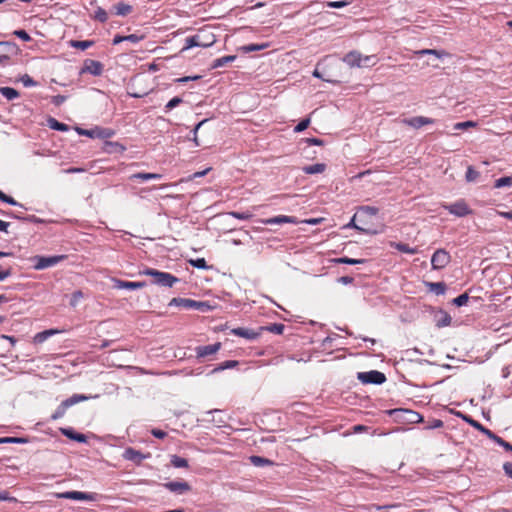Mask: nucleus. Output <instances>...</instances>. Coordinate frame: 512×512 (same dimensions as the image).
<instances>
[{"mask_svg":"<svg viewBox=\"0 0 512 512\" xmlns=\"http://www.w3.org/2000/svg\"><path fill=\"white\" fill-rule=\"evenodd\" d=\"M343 62L351 68H363L374 66L377 62V58L375 55L363 56L360 52L354 50L343 57Z\"/></svg>","mask_w":512,"mask_h":512,"instance_id":"f257e3e1","label":"nucleus"},{"mask_svg":"<svg viewBox=\"0 0 512 512\" xmlns=\"http://www.w3.org/2000/svg\"><path fill=\"white\" fill-rule=\"evenodd\" d=\"M140 274L152 277V283L162 287H172L179 281V279L171 273L159 271L153 268H146L141 271Z\"/></svg>","mask_w":512,"mask_h":512,"instance_id":"f03ea898","label":"nucleus"},{"mask_svg":"<svg viewBox=\"0 0 512 512\" xmlns=\"http://www.w3.org/2000/svg\"><path fill=\"white\" fill-rule=\"evenodd\" d=\"M215 41L216 39L214 34L208 31H200L199 33L185 39V46L182 50H188L193 47H210L215 43Z\"/></svg>","mask_w":512,"mask_h":512,"instance_id":"7ed1b4c3","label":"nucleus"},{"mask_svg":"<svg viewBox=\"0 0 512 512\" xmlns=\"http://www.w3.org/2000/svg\"><path fill=\"white\" fill-rule=\"evenodd\" d=\"M393 419L402 424H414L423 421V417L416 411L410 409L396 408L388 410Z\"/></svg>","mask_w":512,"mask_h":512,"instance_id":"20e7f679","label":"nucleus"},{"mask_svg":"<svg viewBox=\"0 0 512 512\" xmlns=\"http://www.w3.org/2000/svg\"><path fill=\"white\" fill-rule=\"evenodd\" d=\"M169 306H181L186 309H196L202 312L208 311L211 308L207 302L195 301L186 298H173L169 302Z\"/></svg>","mask_w":512,"mask_h":512,"instance_id":"39448f33","label":"nucleus"},{"mask_svg":"<svg viewBox=\"0 0 512 512\" xmlns=\"http://www.w3.org/2000/svg\"><path fill=\"white\" fill-rule=\"evenodd\" d=\"M66 258L65 255H55V256H35L32 258L34 262L35 270H43L52 266L57 265L61 261Z\"/></svg>","mask_w":512,"mask_h":512,"instance_id":"423d86ee","label":"nucleus"},{"mask_svg":"<svg viewBox=\"0 0 512 512\" xmlns=\"http://www.w3.org/2000/svg\"><path fill=\"white\" fill-rule=\"evenodd\" d=\"M358 380H360L364 384H382L386 381V376L384 373L371 370L368 372H359L357 375Z\"/></svg>","mask_w":512,"mask_h":512,"instance_id":"0eeeda50","label":"nucleus"},{"mask_svg":"<svg viewBox=\"0 0 512 512\" xmlns=\"http://www.w3.org/2000/svg\"><path fill=\"white\" fill-rule=\"evenodd\" d=\"M450 261L451 256L445 249L436 250L431 257V265L434 270L445 268Z\"/></svg>","mask_w":512,"mask_h":512,"instance_id":"6e6552de","label":"nucleus"},{"mask_svg":"<svg viewBox=\"0 0 512 512\" xmlns=\"http://www.w3.org/2000/svg\"><path fill=\"white\" fill-rule=\"evenodd\" d=\"M443 207L450 214H453L457 217H464L472 213V210L468 207L464 200H459L453 204H445Z\"/></svg>","mask_w":512,"mask_h":512,"instance_id":"1a4fd4ad","label":"nucleus"},{"mask_svg":"<svg viewBox=\"0 0 512 512\" xmlns=\"http://www.w3.org/2000/svg\"><path fill=\"white\" fill-rule=\"evenodd\" d=\"M76 131L79 135H84L90 138H101L106 139L110 138L114 132L111 129L108 128H99L96 127L94 129H83V128H76Z\"/></svg>","mask_w":512,"mask_h":512,"instance_id":"9d476101","label":"nucleus"},{"mask_svg":"<svg viewBox=\"0 0 512 512\" xmlns=\"http://www.w3.org/2000/svg\"><path fill=\"white\" fill-rule=\"evenodd\" d=\"M58 497L62 499H71L77 501H95L97 495L95 493H87L81 491H67L58 494Z\"/></svg>","mask_w":512,"mask_h":512,"instance_id":"9b49d317","label":"nucleus"},{"mask_svg":"<svg viewBox=\"0 0 512 512\" xmlns=\"http://www.w3.org/2000/svg\"><path fill=\"white\" fill-rule=\"evenodd\" d=\"M122 457L127 461H131V462L135 463L136 465H140L144 459H147L150 457V454L149 453L143 454L142 452H140L132 447H128L124 450Z\"/></svg>","mask_w":512,"mask_h":512,"instance_id":"f8f14e48","label":"nucleus"},{"mask_svg":"<svg viewBox=\"0 0 512 512\" xmlns=\"http://www.w3.org/2000/svg\"><path fill=\"white\" fill-rule=\"evenodd\" d=\"M103 72V64L97 60L86 59L84 61L81 73H89L94 76H100Z\"/></svg>","mask_w":512,"mask_h":512,"instance_id":"ddd939ff","label":"nucleus"},{"mask_svg":"<svg viewBox=\"0 0 512 512\" xmlns=\"http://www.w3.org/2000/svg\"><path fill=\"white\" fill-rule=\"evenodd\" d=\"M221 348V343L216 342L210 345L197 346L195 348L197 358H206L208 356L216 354Z\"/></svg>","mask_w":512,"mask_h":512,"instance_id":"4468645a","label":"nucleus"},{"mask_svg":"<svg viewBox=\"0 0 512 512\" xmlns=\"http://www.w3.org/2000/svg\"><path fill=\"white\" fill-rule=\"evenodd\" d=\"M163 486L175 494L182 495L191 490L190 485L185 481H171L164 483Z\"/></svg>","mask_w":512,"mask_h":512,"instance_id":"2eb2a0df","label":"nucleus"},{"mask_svg":"<svg viewBox=\"0 0 512 512\" xmlns=\"http://www.w3.org/2000/svg\"><path fill=\"white\" fill-rule=\"evenodd\" d=\"M434 122H435L434 119L424 117V116H416V117H412V118H405L402 120L403 124L413 127L415 129H419L424 125L433 124Z\"/></svg>","mask_w":512,"mask_h":512,"instance_id":"dca6fc26","label":"nucleus"},{"mask_svg":"<svg viewBox=\"0 0 512 512\" xmlns=\"http://www.w3.org/2000/svg\"><path fill=\"white\" fill-rule=\"evenodd\" d=\"M261 223L266 224V225L285 224V223L298 224L299 221L294 216L278 215V216H275L272 218L262 219Z\"/></svg>","mask_w":512,"mask_h":512,"instance_id":"f3484780","label":"nucleus"},{"mask_svg":"<svg viewBox=\"0 0 512 512\" xmlns=\"http://www.w3.org/2000/svg\"><path fill=\"white\" fill-rule=\"evenodd\" d=\"M231 334L245 338L247 340H255L260 336V332H256L252 329L237 327L231 330Z\"/></svg>","mask_w":512,"mask_h":512,"instance_id":"a211bd4d","label":"nucleus"},{"mask_svg":"<svg viewBox=\"0 0 512 512\" xmlns=\"http://www.w3.org/2000/svg\"><path fill=\"white\" fill-rule=\"evenodd\" d=\"M114 288L116 289H128V290H136L141 289L146 286L145 282H130L124 281L120 279H113Z\"/></svg>","mask_w":512,"mask_h":512,"instance_id":"6ab92c4d","label":"nucleus"},{"mask_svg":"<svg viewBox=\"0 0 512 512\" xmlns=\"http://www.w3.org/2000/svg\"><path fill=\"white\" fill-rule=\"evenodd\" d=\"M15 51V45L11 42H0V63L9 59Z\"/></svg>","mask_w":512,"mask_h":512,"instance_id":"aec40b11","label":"nucleus"},{"mask_svg":"<svg viewBox=\"0 0 512 512\" xmlns=\"http://www.w3.org/2000/svg\"><path fill=\"white\" fill-rule=\"evenodd\" d=\"M61 433L66 436L67 438L74 440L79 443H86L87 437L82 433H77L71 428H61Z\"/></svg>","mask_w":512,"mask_h":512,"instance_id":"412c9836","label":"nucleus"},{"mask_svg":"<svg viewBox=\"0 0 512 512\" xmlns=\"http://www.w3.org/2000/svg\"><path fill=\"white\" fill-rule=\"evenodd\" d=\"M465 421L468 422L472 427H474L475 429L479 430L481 433H483L484 435H486L489 439H492L494 438V435L495 433L492 432L490 429L484 427L481 423H479L478 421L470 418V417H464Z\"/></svg>","mask_w":512,"mask_h":512,"instance_id":"4be33fe9","label":"nucleus"},{"mask_svg":"<svg viewBox=\"0 0 512 512\" xmlns=\"http://www.w3.org/2000/svg\"><path fill=\"white\" fill-rule=\"evenodd\" d=\"M161 178H162V175H160V174H157V173H145V172L135 173V174L130 176L131 180L138 179V180H141V181L158 180V179H161Z\"/></svg>","mask_w":512,"mask_h":512,"instance_id":"5701e85b","label":"nucleus"},{"mask_svg":"<svg viewBox=\"0 0 512 512\" xmlns=\"http://www.w3.org/2000/svg\"><path fill=\"white\" fill-rule=\"evenodd\" d=\"M113 10L118 16H126L132 12V6L124 2H119L113 6Z\"/></svg>","mask_w":512,"mask_h":512,"instance_id":"b1692460","label":"nucleus"},{"mask_svg":"<svg viewBox=\"0 0 512 512\" xmlns=\"http://www.w3.org/2000/svg\"><path fill=\"white\" fill-rule=\"evenodd\" d=\"M91 397L90 396H86V395H83V394H73L71 397L65 399L64 401H62L65 406L67 408H70L71 406L79 403V402H82V401H86L88 399H90Z\"/></svg>","mask_w":512,"mask_h":512,"instance_id":"393cba45","label":"nucleus"},{"mask_svg":"<svg viewBox=\"0 0 512 512\" xmlns=\"http://www.w3.org/2000/svg\"><path fill=\"white\" fill-rule=\"evenodd\" d=\"M235 59H236L235 55L223 56V57L215 59L211 66L214 69L220 68V67H223V66L233 62Z\"/></svg>","mask_w":512,"mask_h":512,"instance_id":"a878e982","label":"nucleus"},{"mask_svg":"<svg viewBox=\"0 0 512 512\" xmlns=\"http://www.w3.org/2000/svg\"><path fill=\"white\" fill-rule=\"evenodd\" d=\"M221 413H222V411L218 410V409L210 410V411L206 412V415L211 416V419H206V420L213 422L217 427H221L225 423V420L222 419V417H218V418L216 417L217 415H220Z\"/></svg>","mask_w":512,"mask_h":512,"instance_id":"bb28decb","label":"nucleus"},{"mask_svg":"<svg viewBox=\"0 0 512 512\" xmlns=\"http://www.w3.org/2000/svg\"><path fill=\"white\" fill-rule=\"evenodd\" d=\"M47 125L50 129H53V130H57V131H68L69 130V127L68 125L64 124V123H61L59 121H57L55 118L53 117H49L48 120H47Z\"/></svg>","mask_w":512,"mask_h":512,"instance_id":"cd10ccee","label":"nucleus"},{"mask_svg":"<svg viewBox=\"0 0 512 512\" xmlns=\"http://www.w3.org/2000/svg\"><path fill=\"white\" fill-rule=\"evenodd\" d=\"M326 165L323 163H316L303 167V172L306 174H318L324 172Z\"/></svg>","mask_w":512,"mask_h":512,"instance_id":"c85d7f7f","label":"nucleus"},{"mask_svg":"<svg viewBox=\"0 0 512 512\" xmlns=\"http://www.w3.org/2000/svg\"><path fill=\"white\" fill-rule=\"evenodd\" d=\"M239 364L238 361L236 360H227L221 364H219L218 366H216L212 371H211V374H215V373H218V372H221L223 370H226V369H232V368H235L237 367Z\"/></svg>","mask_w":512,"mask_h":512,"instance_id":"c756f323","label":"nucleus"},{"mask_svg":"<svg viewBox=\"0 0 512 512\" xmlns=\"http://www.w3.org/2000/svg\"><path fill=\"white\" fill-rule=\"evenodd\" d=\"M269 47L268 43H262V44H248L244 45L239 48L243 53H250L255 51L264 50Z\"/></svg>","mask_w":512,"mask_h":512,"instance_id":"7c9ffc66","label":"nucleus"},{"mask_svg":"<svg viewBox=\"0 0 512 512\" xmlns=\"http://www.w3.org/2000/svg\"><path fill=\"white\" fill-rule=\"evenodd\" d=\"M0 93L7 99V100H14L19 97V92L11 87H1Z\"/></svg>","mask_w":512,"mask_h":512,"instance_id":"2f4dec72","label":"nucleus"},{"mask_svg":"<svg viewBox=\"0 0 512 512\" xmlns=\"http://www.w3.org/2000/svg\"><path fill=\"white\" fill-rule=\"evenodd\" d=\"M366 260L365 259H354L349 257H340L333 260L334 263L337 264H348V265H356V264H362Z\"/></svg>","mask_w":512,"mask_h":512,"instance_id":"473e14b6","label":"nucleus"},{"mask_svg":"<svg viewBox=\"0 0 512 512\" xmlns=\"http://www.w3.org/2000/svg\"><path fill=\"white\" fill-rule=\"evenodd\" d=\"M394 247L402 253H406V254H417L418 253V248L410 247L409 245L404 244V243H395Z\"/></svg>","mask_w":512,"mask_h":512,"instance_id":"72a5a7b5","label":"nucleus"},{"mask_svg":"<svg viewBox=\"0 0 512 512\" xmlns=\"http://www.w3.org/2000/svg\"><path fill=\"white\" fill-rule=\"evenodd\" d=\"M170 462L175 468H187L188 467V461L185 458H182L177 455H172Z\"/></svg>","mask_w":512,"mask_h":512,"instance_id":"f704fd0d","label":"nucleus"},{"mask_svg":"<svg viewBox=\"0 0 512 512\" xmlns=\"http://www.w3.org/2000/svg\"><path fill=\"white\" fill-rule=\"evenodd\" d=\"M250 461L253 465H255L257 467H262V466L273 464V462L271 460L261 457V456H251Z\"/></svg>","mask_w":512,"mask_h":512,"instance_id":"c9c22d12","label":"nucleus"},{"mask_svg":"<svg viewBox=\"0 0 512 512\" xmlns=\"http://www.w3.org/2000/svg\"><path fill=\"white\" fill-rule=\"evenodd\" d=\"M92 45H93V41H90V40H84V41L71 40L70 41L71 47L78 48L81 50H86L87 48L91 47Z\"/></svg>","mask_w":512,"mask_h":512,"instance_id":"e433bc0d","label":"nucleus"},{"mask_svg":"<svg viewBox=\"0 0 512 512\" xmlns=\"http://www.w3.org/2000/svg\"><path fill=\"white\" fill-rule=\"evenodd\" d=\"M355 218H356V215H354L352 217V219L350 220V222L345 226V228H354L360 232H363V233H366V234H371V235H374L377 233V231L375 230H369V229H364L360 226H358L356 223H355Z\"/></svg>","mask_w":512,"mask_h":512,"instance_id":"4c0bfd02","label":"nucleus"},{"mask_svg":"<svg viewBox=\"0 0 512 512\" xmlns=\"http://www.w3.org/2000/svg\"><path fill=\"white\" fill-rule=\"evenodd\" d=\"M105 151L112 153V152H123L125 150V147L117 142H106L105 143Z\"/></svg>","mask_w":512,"mask_h":512,"instance_id":"58836bf2","label":"nucleus"},{"mask_svg":"<svg viewBox=\"0 0 512 512\" xmlns=\"http://www.w3.org/2000/svg\"><path fill=\"white\" fill-rule=\"evenodd\" d=\"M512 186V176H505L495 181V188L510 187Z\"/></svg>","mask_w":512,"mask_h":512,"instance_id":"ea45409f","label":"nucleus"},{"mask_svg":"<svg viewBox=\"0 0 512 512\" xmlns=\"http://www.w3.org/2000/svg\"><path fill=\"white\" fill-rule=\"evenodd\" d=\"M479 176H480L479 172L476 171L472 166H469L467 168V171L465 174V178H466L467 182H474L478 179Z\"/></svg>","mask_w":512,"mask_h":512,"instance_id":"a19ab883","label":"nucleus"},{"mask_svg":"<svg viewBox=\"0 0 512 512\" xmlns=\"http://www.w3.org/2000/svg\"><path fill=\"white\" fill-rule=\"evenodd\" d=\"M67 409L68 408L65 406V404L61 402V404L56 408V410L52 414L51 419L57 420L62 418L65 415Z\"/></svg>","mask_w":512,"mask_h":512,"instance_id":"79ce46f5","label":"nucleus"},{"mask_svg":"<svg viewBox=\"0 0 512 512\" xmlns=\"http://www.w3.org/2000/svg\"><path fill=\"white\" fill-rule=\"evenodd\" d=\"M260 330H267L269 332H272V333H275V334H282L283 333V330H284V325L283 324H271L267 327H261Z\"/></svg>","mask_w":512,"mask_h":512,"instance_id":"37998d69","label":"nucleus"},{"mask_svg":"<svg viewBox=\"0 0 512 512\" xmlns=\"http://www.w3.org/2000/svg\"><path fill=\"white\" fill-rule=\"evenodd\" d=\"M94 19L101 22V23H104L107 21L108 19V14L107 12L101 8V7H98L94 13Z\"/></svg>","mask_w":512,"mask_h":512,"instance_id":"c03bdc74","label":"nucleus"},{"mask_svg":"<svg viewBox=\"0 0 512 512\" xmlns=\"http://www.w3.org/2000/svg\"><path fill=\"white\" fill-rule=\"evenodd\" d=\"M54 334L53 330H46L35 335L34 340L37 343L44 342L49 336Z\"/></svg>","mask_w":512,"mask_h":512,"instance_id":"a18cd8bd","label":"nucleus"},{"mask_svg":"<svg viewBox=\"0 0 512 512\" xmlns=\"http://www.w3.org/2000/svg\"><path fill=\"white\" fill-rule=\"evenodd\" d=\"M477 123L474 121H464L459 122L454 125V129L456 130H466L468 128L476 127Z\"/></svg>","mask_w":512,"mask_h":512,"instance_id":"49530a36","label":"nucleus"},{"mask_svg":"<svg viewBox=\"0 0 512 512\" xmlns=\"http://www.w3.org/2000/svg\"><path fill=\"white\" fill-rule=\"evenodd\" d=\"M495 443L503 447L507 451H512V445L508 442H506L503 438L499 437L498 435H494V438H492Z\"/></svg>","mask_w":512,"mask_h":512,"instance_id":"de8ad7c7","label":"nucleus"},{"mask_svg":"<svg viewBox=\"0 0 512 512\" xmlns=\"http://www.w3.org/2000/svg\"><path fill=\"white\" fill-rule=\"evenodd\" d=\"M189 263L196 268L199 269H207L208 265L206 263V260L204 258H197V259H191Z\"/></svg>","mask_w":512,"mask_h":512,"instance_id":"09e8293b","label":"nucleus"},{"mask_svg":"<svg viewBox=\"0 0 512 512\" xmlns=\"http://www.w3.org/2000/svg\"><path fill=\"white\" fill-rule=\"evenodd\" d=\"M183 102V99L180 97H174L172 98L166 105H165V111L168 112L172 110L173 108L177 107L179 104Z\"/></svg>","mask_w":512,"mask_h":512,"instance_id":"8fccbe9b","label":"nucleus"},{"mask_svg":"<svg viewBox=\"0 0 512 512\" xmlns=\"http://www.w3.org/2000/svg\"><path fill=\"white\" fill-rule=\"evenodd\" d=\"M229 215H231L232 217L239 219V220H248V219L252 218V216H253L250 212H237V211H232L229 213Z\"/></svg>","mask_w":512,"mask_h":512,"instance_id":"3c124183","label":"nucleus"},{"mask_svg":"<svg viewBox=\"0 0 512 512\" xmlns=\"http://www.w3.org/2000/svg\"><path fill=\"white\" fill-rule=\"evenodd\" d=\"M27 440L25 438H19V437H3L0 438V444L4 443H26Z\"/></svg>","mask_w":512,"mask_h":512,"instance_id":"603ef678","label":"nucleus"},{"mask_svg":"<svg viewBox=\"0 0 512 512\" xmlns=\"http://www.w3.org/2000/svg\"><path fill=\"white\" fill-rule=\"evenodd\" d=\"M144 38H145L144 34L135 33V34H130V35L125 36V41H129L133 44H136V43L142 41Z\"/></svg>","mask_w":512,"mask_h":512,"instance_id":"864d4df0","label":"nucleus"},{"mask_svg":"<svg viewBox=\"0 0 512 512\" xmlns=\"http://www.w3.org/2000/svg\"><path fill=\"white\" fill-rule=\"evenodd\" d=\"M83 298V293L82 291L80 290H77L75 291L72 296H71V300H70V305L72 307H76L79 303V301Z\"/></svg>","mask_w":512,"mask_h":512,"instance_id":"5fc2aeb1","label":"nucleus"},{"mask_svg":"<svg viewBox=\"0 0 512 512\" xmlns=\"http://www.w3.org/2000/svg\"><path fill=\"white\" fill-rule=\"evenodd\" d=\"M310 124V119L309 118H306V119H303L301 120L295 127H294V132L296 133H300L302 131H304Z\"/></svg>","mask_w":512,"mask_h":512,"instance_id":"6e6d98bb","label":"nucleus"},{"mask_svg":"<svg viewBox=\"0 0 512 512\" xmlns=\"http://www.w3.org/2000/svg\"><path fill=\"white\" fill-rule=\"evenodd\" d=\"M451 323V317L447 313H442V317L437 320V326L438 327H445L450 325Z\"/></svg>","mask_w":512,"mask_h":512,"instance_id":"4d7b16f0","label":"nucleus"},{"mask_svg":"<svg viewBox=\"0 0 512 512\" xmlns=\"http://www.w3.org/2000/svg\"><path fill=\"white\" fill-rule=\"evenodd\" d=\"M468 299H469L468 295H467L466 293H464V294H461V295H459L458 297H456V298L453 300V303H454L456 306L460 307V306L465 305V304L468 302Z\"/></svg>","mask_w":512,"mask_h":512,"instance_id":"13d9d810","label":"nucleus"},{"mask_svg":"<svg viewBox=\"0 0 512 512\" xmlns=\"http://www.w3.org/2000/svg\"><path fill=\"white\" fill-rule=\"evenodd\" d=\"M431 288L436 294H443L445 292V285L442 282L431 283Z\"/></svg>","mask_w":512,"mask_h":512,"instance_id":"bf43d9fd","label":"nucleus"},{"mask_svg":"<svg viewBox=\"0 0 512 512\" xmlns=\"http://www.w3.org/2000/svg\"><path fill=\"white\" fill-rule=\"evenodd\" d=\"M21 81L25 87H33L36 86V81H34L29 75L25 74L21 77Z\"/></svg>","mask_w":512,"mask_h":512,"instance_id":"052dcab7","label":"nucleus"},{"mask_svg":"<svg viewBox=\"0 0 512 512\" xmlns=\"http://www.w3.org/2000/svg\"><path fill=\"white\" fill-rule=\"evenodd\" d=\"M14 35L25 42H28L31 40L30 35L25 30H15Z\"/></svg>","mask_w":512,"mask_h":512,"instance_id":"680f3d73","label":"nucleus"},{"mask_svg":"<svg viewBox=\"0 0 512 512\" xmlns=\"http://www.w3.org/2000/svg\"><path fill=\"white\" fill-rule=\"evenodd\" d=\"M444 423L440 419H432L427 425V429H437L443 427Z\"/></svg>","mask_w":512,"mask_h":512,"instance_id":"e2e57ef3","label":"nucleus"},{"mask_svg":"<svg viewBox=\"0 0 512 512\" xmlns=\"http://www.w3.org/2000/svg\"><path fill=\"white\" fill-rule=\"evenodd\" d=\"M348 4L349 3L347 1H330L326 3V6L329 8H343Z\"/></svg>","mask_w":512,"mask_h":512,"instance_id":"0e129e2a","label":"nucleus"},{"mask_svg":"<svg viewBox=\"0 0 512 512\" xmlns=\"http://www.w3.org/2000/svg\"><path fill=\"white\" fill-rule=\"evenodd\" d=\"M417 54H420V55L431 54V55H435L438 58L441 57V52L438 50H435V49H423V50L418 51Z\"/></svg>","mask_w":512,"mask_h":512,"instance_id":"69168bd1","label":"nucleus"},{"mask_svg":"<svg viewBox=\"0 0 512 512\" xmlns=\"http://www.w3.org/2000/svg\"><path fill=\"white\" fill-rule=\"evenodd\" d=\"M361 210L369 215H376L378 213V208L374 206H363Z\"/></svg>","mask_w":512,"mask_h":512,"instance_id":"338daca9","label":"nucleus"},{"mask_svg":"<svg viewBox=\"0 0 512 512\" xmlns=\"http://www.w3.org/2000/svg\"><path fill=\"white\" fill-rule=\"evenodd\" d=\"M304 141L309 145L322 146L324 144L323 140L319 138H306Z\"/></svg>","mask_w":512,"mask_h":512,"instance_id":"774afa93","label":"nucleus"}]
</instances>
